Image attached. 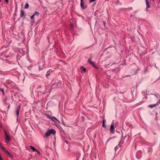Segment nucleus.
Here are the masks:
<instances>
[{"instance_id":"1","label":"nucleus","mask_w":160,"mask_h":160,"mask_svg":"<svg viewBox=\"0 0 160 160\" xmlns=\"http://www.w3.org/2000/svg\"><path fill=\"white\" fill-rule=\"evenodd\" d=\"M56 132L55 129H51L49 130H48L45 133L44 136L46 138H48L49 136L52 134L54 135L56 134Z\"/></svg>"},{"instance_id":"2","label":"nucleus","mask_w":160,"mask_h":160,"mask_svg":"<svg viewBox=\"0 0 160 160\" xmlns=\"http://www.w3.org/2000/svg\"><path fill=\"white\" fill-rule=\"evenodd\" d=\"M88 2L86 1H81L80 6L82 8L85 9L87 7Z\"/></svg>"},{"instance_id":"3","label":"nucleus","mask_w":160,"mask_h":160,"mask_svg":"<svg viewBox=\"0 0 160 160\" xmlns=\"http://www.w3.org/2000/svg\"><path fill=\"white\" fill-rule=\"evenodd\" d=\"M45 116L47 117L48 118L51 120H52V119H54L55 120H56V121H57L59 123H60V122L59 121H58L55 117H52L50 116V115H49L48 114H47L45 115Z\"/></svg>"},{"instance_id":"4","label":"nucleus","mask_w":160,"mask_h":160,"mask_svg":"<svg viewBox=\"0 0 160 160\" xmlns=\"http://www.w3.org/2000/svg\"><path fill=\"white\" fill-rule=\"evenodd\" d=\"M4 132H5L6 140H7L8 142H9L10 141V138L9 136L7 134L6 131L4 130Z\"/></svg>"},{"instance_id":"5","label":"nucleus","mask_w":160,"mask_h":160,"mask_svg":"<svg viewBox=\"0 0 160 160\" xmlns=\"http://www.w3.org/2000/svg\"><path fill=\"white\" fill-rule=\"evenodd\" d=\"M20 16L22 18H23L25 19V14L23 10L21 9L20 11Z\"/></svg>"},{"instance_id":"6","label":"nucleus","mask_w":160,"mask_h":160,"mask_svg":"<svg viewBox=\"0 0 160 160\" xmlns=\"http://www.w3.org/2000/svg\"><path fill=\"white\" fill-rule=\"evenodd\" d=\"M94 15L96 17L98 18V17H100L101 15V14L100 12L98 10L95 12Z\"/></svg>"},{"instance_id":"7","label":"nucleus","mask_w":160,"mask_h":160,"mask_svg":"<svg viewBox=\"0 0 160 160\" xmlns=\"http://www.w3.org/2000/svg\"><path fill=\"white\" fill-rule=\"evenodd\" d=\"M110 131L113 134L115 132V129L114 128V125L113 124H111L110 126Z\"/></svg>"},{"instance_id":"8","label":"nucleus","mask_w":160,"mask_h":160,"mask_svg":"<svg viewBox=\"0 0 160 160\" xmlns=\"http://www.w3.org/2000/svg\"><path fill=\"white\" fill-rule=\"evenodd\" d=\"M58 84L57 82H55V83H54V84H53L51 86V87L50 88L51 91L52 89L55 88L58 86Z\"/></svg>"},{"instance_id":"9","label":"nucleus","mask_w":160,"mask_h":160,"mask_svg":"<svg viewBox=\"0 0 160 160\" xmlns=\"http://www.w3.org/2000/svg\"><path fill=\"white\" fill-rule=\"evenodd\" d=\"M37 15V16H38L39 15V12L36 11L35 12L34 14H33L32 16L31 17V19H33V20H34V17L35 15Z\"/></svg>"},{"instance_id":"10","label":"nucleus","mask_w":160,"mask_h":160,"mask_svg":"<svg viewBox=\"0 0 160 160\" xmlns=\"http://www.w3.org/2000/svg\"><path fill=\"white\" fill-rule=\"evenodd\" d=\"M158 103H156L155 104H150L148 106V107H149L150 108H152L153 107H156L157 106H158Z\"/></svg>"},{"instance_id":"11","label":"nucleus","mask_w":160,"mask_h":160,"mask_svg":"<svg viewBox=\"0 0 160 160\" xmlns=\"http://www.w3.org/2000/svg\"><path fill=\"white\" fill-rule=\"evenodd\" d=\"M5 153L7 154L8 155V157H9L10 158H12V155L11 153H10L8 150H6Z\"/></svg>"},{"instance_id":"12","label":"nucleus","mask_w":160,"mask_h":160,"mask_svg":"<svg viewBox=\"0 0 160 160\" xmlns=\"http://www.w3.org/2000/svg\"><path fill=\"white\" fill-rule=\"evenodd\" d=\"M52 72V70L51 69H49L47 72L46 74V77L48 78V76L50 75V73Z\"/></svg>"},{"instance_id":"13","label":"nucleus","mask_w":160,"mask_h":160,"mask_svg":"<svg viewBox=\"0 0 160 160\" xmlns=\"http://www.w3.org/2000/svg\"><path fill=\"white\" fill-rule=\"evenodd\" d=\"M20 109V106L19 105V106L17 108L16 112V115L18 116L19 115V111Z\"/></svg>"},{"instance_id":"14","label":"nucleus","mask_w":160,"mask_h":160,"mask_svg":"<svg viewBox=\"0 0 160 160\" xmlns=\"http://www.w3.org/2000/svg\"><path fill=\"white\" fill-rule=\"evenodd\" d=\"M123 140L122 139H121L120 141L119 142L118 144V145L119 146V147L120 148L121 147V145L123 143Z\"/></svg>"},{"instance_id":"15","label":"nucleus","mask_w":160,"mask_h":160,"mask_svg":"<svg viewBox=\"0 0 160 160\" xmlns=\"http://www.w3.org/2000/svg\"><path fill=\"white\" fill-rule=\"evenodd\" d=\"M0 146L1 148L5 152H6V150H7L6 148L2 145L1 143L0 144Z\"/></svg>"},{"instance_id":"16","label":"nucleus","mask_w":160,"mask_h":160,"mask_svg":"<svg viewBox=\"0 0 160 160\" xmlns=\"http://www.w3.org/2000/svg\"><path fill=\"white\" fill-rule=\"evenodd\" d=\"M81 69L84 72H86L87 71V70L86 68L83 66H81Z\"/></svg>"},{"instance_id":"17","label":"nucleus","mask_w":160,"mask_h":160,"mask_svg":"<svg viewBox=\"0 0 160 160\" xmlns=\"http://www.w3.org/2000/svg\"><path fill=\"white\" fill-rule=\"evenodd\" d=\"M29 147H30V148H31V149H32V151H33L35 152V151H36L37 149L34 147H33L31 145Z\"/></svg>"},{"instance_id":"18","label":"nucleus","mask_w":160,"mask_h":160,"mask_svg":"<svg viewBox=\"0 0 160 160\" xmlns=\"http://www.w3.org/2000/svg\"><path fill=\"white\" fill-rule=\"evenodd\" d=\"M91 65L93 68H94L97 69H98V68L95 64L94 62Z\"/></svg>"},{"instance_id":"19","label":"nucleus","mask_w":160,"mask_h":160,"mask_svg":"<svg viewBox=\"0 0 160 160\" xmlns=\"http://www.w3.org/2000/svg\"><path fill=\"white\" fill-rule=\"evenodd\" d=\"M149 1H146V5L147 8L150 7L149 2H148Z\"/></svg>"},{"instance_id":"20","label":"nucleus","mask_w":160,"mask_h":160,"mask_svg":"<svg viewBox=\"0 0 160 160\" xmlns=\"http://www.w3.org/2000/svg\"><path fill=\"white\" fill-rule=\"evenodd\" d=\"M112 70L113 71L115 70L116 71H117V72L118 71L120 70H119V67L115 68H114V69H112Z\"/></svg>"},{"instance_id":"21","label":"nucleus","mask_w":160,"mask_h":160,"mask_svg":"<svg viewBox=\"0 0 160 160\" xmlns=\"http://www.w3.org/2000/svg\"><path fill=\"white\" fill-rule=\"evenodd\" d=\"M29 7V4L28 3H26L24 6V8L27 9Z\"/></svg>"},{"instance_id":"22","label":"nucleus","mask_w":160,"mask_h":160,"mask_svg":"<svg viewBox=\"0 0 160 160\" xmlns=\"http://www.w3.org/2000/svg\"><path fill=\"white\" fill-rule=\"evenodd\" d=\"M88 62H89V63L91 65L92 63H93V62H92V60H91V59H90V58H89L88 59Z\"/></svg>"},{"instance_id":"23","label":"nucleus","mask_w":160,"mask_h":160,"mask_svg":"<svg viewBox=\"0 0 160 160\" xmlns=\"http://www.w3.org/2000/svg\"><path fill=\"white\" fill-rule=\"evenodd\" d=\"M0 91L2 92V94L3 95L4 94V91L3 88H0Z\"/></svg>"},{"instance_id":"24","label":"nucleus","mask_w":160,"mask_h":160,"mask_svg":"<svg viewBox=\"0 0 160 160\" xmlns=\"http://www.w3.org/2000/svg\"><path fill=\"white\" fill-rule=\"evenodd\" d=\"M119 148H120L118 145L116 146L114 148L115 151H116Z\"/></svg>"},{"instance_id":"25","label":"nucleus","mask_w":160,"mask_h":160,"mask_svg":"<svg viewBox=\"0 0 160 160\" xmlns=\"http://www.w3.org/2000/svg\"><path fill=\"white\" fill-rule=\"evenodd\" d=\"M102 126L104 128H106L107 127L105 125V123H102Z\"/></svg>"},{"instance_id":"26","label":"nucleus","mask_w":160,"mask_h":160,"mask_svg":"<svg viewBox=\"0 0 160 160\" xmlns=\"http://www.w3.org/2000/svg\"><path fill=\"white\" fill-rule=\"evenodd\" d=\"M103 25H104V27H105L106 24H105V22L104 21H103Z\"/></svg>"},{"instance_id":"27","label":"nucleus","mask_w":160,"mask_h":160,"mask_svg":"<svg viewBox=\"0 0 160 160\" xmlns=\"http://www.w3.org/2000/svg\"><path fill=\"white\" fill-rule=\"evenodd\" d=\"M106 123V120L104 119L102 121V123Z\"/></svg>"},{"instance_id":"28","label":"nucleus","mask_w":160,"mask_h":160,"mask_svg":"<svg viewBox=\"0 0 160 160\" xmlns=\"http://www.w3.org/2000/svg\"><path fill=\"white\" fill-rule=\"evenodd\" d=\"M36 152L38 154H40V152L38 150H37V149L36 151Z\"/></svg>"},{"instance_id":"29","label":"nucleus","mask_w":160,"mask_h":160,"mask_svg":"<svg viewBox=\"0 0 160 160\" xmlns=\"http://www.w3.org/2000/svg\"><path fill=\"white\" fill-rule=\"evenodd\" d=\"M159 105L160 103V98L159 100L157 102Z\"/></svg>"},{"instance_id":"30","label":"nucleus","mask_w":160,"mask_h":160,"mask_svg":"<svg viewBox=\"0 0 160 160\" xmlns=\"http://www.w3.org/2000/svg\"><path fill=\"white\" fill-rule=\"evenodd\" d=\"M95 1H89V3H91L92 2H94Z\"/></svg>"},{"instance_id":"31","label":"nucleus","mask_w":160,"mask_h":160,"mask_svg":"<svg viewBox=\"0 0 160 160\" xmlns=\"http://www.w3.org/2000/svg\"><path fill=\"white\" fill-rule=\"evenodd\" d=\"M10 107V105L9 104L8 105V110L9 109Z\"/></svg>"},{"instance_id":"32","label":"nucleus","mask_w":160,"mask_h":160,"mask_svg":"<svg viewBox=\"0 0 160 160\" xmlns=\"http://www.w3.org/2000/svg\"><path fill=\"white\" fill-rule=\"evenodd\" d=\"M0 160H3L0 154Z\"/></svg>"},{"instance_id":"33","label":"nucleus","mask_w":160,"mask_h":160,"mask_svg":"<svg viewBox=\"0 0 160 160\" xmlns=\"http://www.w3.org/2000/svg\"><path fill=\"white\" fill-rule=\"evenodd\" d=\"M96 3L94 2V3H93V7L95 6V5H96Z\"/></svg>"},{"instance_id":"34","label":"nucleus","mask_w":160,"mask_h":160,"mask_svg":"<svg viewBox=\"0 0 160 160\" xmlns=\"http://www.w3.org/2000/svg\"><path fill=\"white\" fill-rule=\"evenodd\" d=\"M53 122H55V121L56 120H55L54 119H52V120Z\"/></svg>"},{"instance_id":"35","label":"nucleus","mask_w":160,"mask_h":160,"mask_svg":"<svg viewBox=\"0 0 160 160\" xmlns=\"http://www.w3.org/2000/svg\"><path fill=\"white\" fill-rule=\"evenodd\" d=\"M6 3H8V1H5Z\"/></svg>"},{"instance_id":"36","label":"nucleus","mask_w":160,"mask_h":160,"mask_svg":"<svg viewBox=\"0 0 160 160\" xmlns=\"http://www.w3.org/2000/svg\"><path fill=\"white\" fill-rule=\"evenodd\" d=\"M65 142H66L67 144H68V141H65Z\"/></svg>"},{"instance_id":"37","label":"nucleus","mask_w":160,"mask_h":160,"mask_svg":"<svg viewBox=\"0 0 160 160\" xmlns=\"http://www.w3.org/2000/svg\"><path fill=\"white\" fill-rule=\"evenodd\" d=\"M110 48V47H108L107 48H106V49H105V51H106V50H107L108 48Z\"/></svg>"},{"instance_id":"38","label":"nucleus","mask_w":160,"mask_h":160,"mask_svg":"<svg viewBox=\"0 0 160 160\" xmlns=\"http://www.w3.org/2000/svg\"><path fill=\"white\" fill-rule=\"evenodd\" d=\"M153 95H154L157 98H158L157 96L156 95L154 94H153Z\"/></svg>"},{"instance_id":"39","label":"nucleus","mask_w":160,"mask_h":160,"mask_svg":"<svg viewBox=\"0 0 160 160\" xmlns=\"http://www.w3.org/2000/svg\"><path fill=\"white\" fill-rule=\"evenodd\" d=\"M71 27H73V24H71Z\"/></svg>"},{"instance_id":"40","label":"nucleus","mask_w":160,"mask_h":160,"mask_svg":"<svg viewBox=\"0 0 160 160\" xmlns=\"http://www.w3.org/2000/svg\"><path fill=\"white\" fill-rule=\"evenodd\" d=\"M11 98V99H12L13 98V97L12 96Z\"/></svg>"},{"instance_id":"41","label":"nucleus","mask_w":160,"mask_h":160,"mask_svg":"<svg viewBox=\"0 0 160 160\" xmlns=\"http://www.w3.org/2000/svg\"><path fill=\"white\" fill-rule=\"evenodd\" d=\"M118 123V122H117L116 123H115V124H117Z\"/></svg>"},{"instance_id":"42","label":"nucleus","mask_w":160,"mask_h":160,"mask_svg":"<svg viewBox=\"0 0 160 160\" xmlns=\"http://www.w3.org/2000/svg\"><path fill=\"white\" fill-rule=\"evenodd\" d=\"M39 68L40 69V70H42L41 69H40V67H39Z\"/></svg>"},{"instance_id":"43","label":"nucleus","mask_w":160,"mask_h":160,"mask_svg":"<svg viewBox=\"0 0 160 160\" xmlns=\"http://www.w3.org/2000/svg\"><path fill=\"white\" fill-rule=\"evenodd\" d=\"M16 93H16L15 94V95H14V96H15L16 95Z\"/></svg>"},{"instance_id":"44","label":"nucleus","mask_w":160,"mask_h":160,"mask_svg":"<svg viewBox=\"0 0 160 160\" xmlns=\"http://www.w3.org/2000/svg\"><path fill=\"white\" fill-rule=\"evenodd\" d=\"M132 8L131 7V8H130V9H132Z\"/></svg>"},{"instance_id":"45","label":"nucleus","mask_w":160,"mask_h":160,"mask_svg":"<svg viewBox=\"0 0 160 160\" xmlns=\"http://www.w3.org/2000/svg\"><path fill=\"white\" fill-rule=\"evenodd\" d=\"M5 104H6V105H7L8 104H7V103H6Z\"/></svg>"},{"instance_id":"46","label":"nucleus","mask_w":160,"mask_h":160,"mask_svg":"<svg viewBox=\"0 0 160 160\" xmlns=\"http://www.w3.org/2000/svg\"><path fill=\"white\" fill-rule=\"evenodd\" d=\"M1 1H0V2H1Z\"/></svg>"},{"instance_id":"47","label":"nucleus","mask_w":160,"mask_h":160,"mask_svg":"<svg viewBox=\"0 0 160 160\" xmlns=\"http://www.w3.org/2000/svg\"><path fill=\"white\" fill-rule=\"evenodd\" d=\"M0 55H2V54H0Z\"/></svg>"}]
</instances>
